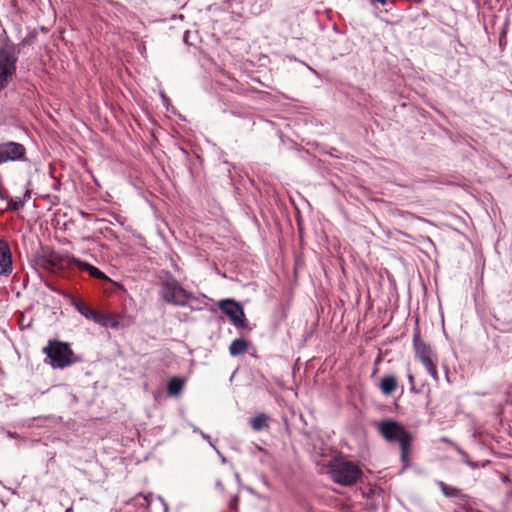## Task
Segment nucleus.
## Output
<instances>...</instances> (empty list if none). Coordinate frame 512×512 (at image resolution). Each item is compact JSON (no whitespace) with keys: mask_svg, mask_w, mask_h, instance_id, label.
Returning a JSON list of instances; mask_svg holds the SVG:
<instances>
[{"mask_svg":"<svg viewBox=\"0 0 512 512\" xmlns=\"http://www.w3.org/2000/svg\"><path fill=\"white\" fill-rule=\"evenodd\" d=\"M379 434L390 443H399L401 461L408 462V453L412 443V435L403 424L395 420H382L375 422Z\"/></svg>","mask_w":512,"mask_h":512,"instance_id":"f257e3e1","label":"nucleus"},{"mask_svg":"<svg viewBox=\"0 0 512 512\" xmlns=\"http://www.w3.org/2000/svg\"><path fill=\"white\" fill-rule=\"evenodd\" d=\"M328 474L337 484L345 487L355 485L363 476V471L354 462L346 457L335 456L328 464Z\"/></svg>","mask_w":512,"mask_h":512,"instance_id":"f03ea898","label":"nucleus"},{"mask_svg":"<svg viewBox=\"0 0 512 512\" xmlns=\"http://www.w3.org/2000/svg\"><path fill=\"white\" fill-rule=\"evenodd\" d=\"M18 47L10 42L0 46V92L7 88L17 70Z\"/></svg>","mask_w":512,"mask_h":512,"instance_id":"7ed1b4c3","label":"nucleus"},{"mask_svg":"<svg viewBox=\"0 0 512 512\" xmlns=\"http://www.w3.org/2000/svg\"><path fill=\"white\" fill-rule=\"evenodd\" d=\"M43 353L50 359L53 368L63 369L81 361L67 343L56 340H50L48 346L43 348Z\"/></svg>","mask_w":512,"mask_h":512,"instance_id":"20e7f679","label":"nucleus"},{"mask_svg":"<svg viewBox=\"0 0 512 512\" xmlns=\"http://www.w3.org/2000/svg\"><path fill=\"white\" fill-rule=\"evenodd\" d=\"M160 294L165 302L179 307L188 306L191 300L198 301V298L185 290L182 285L172 277L162 283Z\"/></svg>","mask_w":512,"mask_h":512,"instance_id":"39448f33","label":"nucleus"},{"mask_svg":"<svg viewBox=\"0 0 512 512\" xmlns=\"http://www.w3.org/2000/svg\"><path fill=\"white\" fill-rule=\"evenodd\" d=\"M413 344L416 356L426 368L427 372L434 380H438L437 368L433 361V352L431 347L423 342L417 335H414Z\"/></svg>","mask_w":512,"mask_h":512,"instance_id":"423d86ee","label":"nucleus"},{"mask_svg":"<svg viewBox=\"0 0 512 512\" xmlns=\"http://www.w3.org/2000/svg\"><path fill=\"white\" fill-rule=\"evenodd\" d=\"M25 160L26 148L23 144L14 141L0 143V165Z\"/></svg>","mask_w":512,"mask_h":512,"instance_id":"0eeeda50","label":"nucleus"},{"mask_svg":"<svg viewBox=\"0 0 512 512\" xmlns=\"http://www.w3.org/2000/svg\"><path fill=\"white\" fill-rule=\"evenodd\" d=\"M220 310L227 315L237 328H247V319L242 306L233 299L219 302Z\"/></svg>","mask_w":512,"mask_h":512,"instance_id":"6e6552de","label":"nucleus"},{"mask_svg":"<svg viewBox=\"0 0 512 512\" xmlns=\"http://www.w3.org/2000/svg\"><path fill=\"white\" fill-rule=\"evenodd\" d=\"M74 307L76 310L83 315L86 319L92 320L93 322L100 324L102 326H108L109 325V318L108 316L92 309L88 305L84 304L81 301H75Z\"/></svg>","mask_w":512,"mask_h":512,"instance_id":"1a4fd4ad","label":"nucleus"},{"mask_svg":"<svg viewBox=\"0 0 512 512\" xmlns=\"http://www.w3.org/2000/svg\"><path fill=\"white\" fill-rule=\"evenodd\" d=\"M12 272V256L6 241L0 240V275H9Z\"/></svg>","mask_w":512,"mask_h":512,"instance_id":"9d476101","label":"nucleus"},{"mask_svg":"<svg viewBox=\"0 0 512 512\" xmlns=\"http://www.w3.org/2000/svg\"><path fill=\"white\" fill-rule=\"evenodd\" d=\"M68 263L70 265H74V266L78 267L82 271H87L90 276H92L96 279L109 280L107 275L104 272H102L101 270H99L97 267H95L87 262L81 261L78 258H75L73 256L69 257Z\"/></svg>","mask_w":512,"mask_h":512,"instance_id":"9b49d317","label":"nucleus"},{"mask_svg":"<svg viewBox=\"0 0 512 512\" xmlns=\"http://www.w3.org/2000/svg\"><path fill=\"white\" fill-rule=\"evenodd\" d=\"M437 486L440 488L443 495L447 498H457V504L468 502L470 497L466 494H463L460 489L456 487L448 486L443 481H437Z\"/></svg>","mask_w":512,"mask_h":512,"instance_id":"f8f14e48","label":"nucleus"},{"mask_svg":"<svg viewBox=\"0 0 512 512\" xmlns=\"http://www.w3.org/2000/svg\"><path fill=\"white\" fill-rule=\"evenodd\" d=\"M397 387V379L392 376H384L380 382V389L384 395H390Z\"/></svg>","mask_w":512,"mask_h":512,"instance_id":"ddd939ff","label":"nucleus"},{"mask_svg":"<svg viewBox=\"0 0 512 512\" xmlns=\"http://www.w3.org/2000/svg\"><path fill=\"white\" fill-rule=\"evenodd\" d=\"M248 348V343L242 338H238L232 341L229 346V353L231 356H239L244 354Z\"/></svg>","mask_w":512,"mask_h":512,"instance_id":"4468645a","label":"nucleus"},{"mask_svg":"<svg viewBox=\"0 0 512 512\" xmlns=\"http://www.w3.org/2000/svg\"><path fill=\"white\" fill-rule=\"evenodd\" d=\"M268 417L264 413H260L249 420V424L254 431H262L268 427Z\"/></svg>","mask_w":512,"mask_h":512,"instance_id":"2eb2a0df","label":"nucleus"},{"mask_svg":"<svg viewBox=\"0 0 512 512\" xmlns=\"http://www.w3.org/2000/svg\"><path fill=\"white\" fill-rule=\"evenodd\" d=\"M184 386V381L178 377H173L167 384V391L170 395L176 396L180 394Z\"/></svg>","mask_w":512,"mask_h":512,"instance_id":"dca6fc26","label":"nucleus"},{"mask_svg":"<svg viewBox=\"0 0 512 512\" xmlns=\"http://www.w3.org/2000/svg\"><path fill=\"white\" fill-rule=\"evenodd\" d=\"M27 198H30L29 190H26L23 199H21L20 197L9 198L8 209L13 211H19L24 207Z\"/></svg>","mask_w":512,"mask_h":512,"instance_id":"f3484780","label":"nucleus"},{"mask_svg":"<svg viewBox=\"0 0 512 512\" xmlns=\"http://www.w3.org/2000/svg\"><path fill=\"white\" fill-rule=\"evenodd\" d=\"M455 450L457 451V453L460 455L461 457V460L463 463H465L467 466H469L471 469H477L479 468V463L478 462H475V461H472L470 458H469V455L459 446V445H455Z\"/></svg>","mask_w":512,"mask_h":512,"instance_id":"a211bd4d","label":"nucleus"},{"mask_svg":"<svg viewBox=\"0 0 512 512\" xmlns=\"http://www.w3.org/2000/svg\"><path fill=\"white\" fill-rule=\"evenodd\" d=\"M238 502H239V497L238 495H234L231 500L229 501V508L232 509V510H237L238 508Z\"/></svg>","mask_w":512,"mask_h":512,"instance_id":"6ab92c4d","label":"nucleus"},{"mask_svg":"<svg viewBox=\"0 0 512 512\" xmlns=\"http://www.w3.org/2000/svg\"><path fill=\"white\" fill-rule=\"evenodd\" d=\"M467 502L459 503V510L457 512H481L479 510H473L466 506Z\"/></svg>","mask_w":512,"mask_h":512,"instance_id":"aec40b11","label":"nucleus"},{"mask_svg":"<svg viewBox=\"0 0 512 512\" xmlns=\"http://www.w3.org/2000/svg\"><path fill=\"white\" fill-rule=\"evenodd\" d=\"M199 434L204 440H206L210 444L211 447L215 448V444L213 443L211 437L208 434L204 433L203 431H199Z\"/></svg>","mask_w":512,"mask_h":512,"instance_id":"412c9836","label":"nucleus"},{"mask_svg":"<svg viewBox=\"0 0 512 512\" xmlns=\"http://www.w3.org/2000/svg\"><path fill=\"white\" fill-rule=\"evenodd\" d=\"M441 441L451 445L454 449H455V445H457L454 441H452L451 439H449L447 437H442Z\"/></svg>","mask_w":512,"mask_h":512,"instance_id":"4be33fe9","label":"nucleus"},{"mask_svg":"<svg viewBox=\"0 0 512 512\" xmlns=\"http://www.w3.org/2000/svg\"><path fill=\"white\" fill-rule=\"evenodd\" d=\"M408 381L411 384V391H414L415 390L414 376L411 373L408 374Z\"/></svg>","mask_w":512,"mask_h":512,"instance_id":"5701e85b","label":"nucleus"},{"mask_svg":"<svg viewBox=\"0 0 512 512\" xmlns=\"http://www.w3.org/2000/svg\"><path fill=\"white\" fill-rule=\"evenodd\" d=\"M213 449L216 451L217 455L220 457L221 462H222V463H226V461H227V460H226V458L223 456V454H222V453H221V452H220L216 447H215V448H213Z\"/></svg>","mask_w":512,"mask_h":512,"instance_id":"b1692460","label":"nucleus"},{"mask_svg":"<svg viewBox=\"0 0 512 512\" xmlns=\"http://www.w3.org/2000/svg\"><path fill=\"white\" fill-rule=\"evenodd\" d=\"M491 461L490 460H485L483 461L481 464H479V467H482V468H485L487 467L488 465H490Z\"/></svg>","mask_w":512,"mask_h":512,"instance_id":"393cba45","label":"nucleus"},{"mask_svg":"<svg viewBox=\"0 0 512 512\" xmlns=\"http://www.w3.org/2000/svg\"><path fill=\"white\" fill-rule=\"evenodd\" d=\"M216 487H217L218 489L222 490V489H223V484H222V482H221V481H217V482H216Z\"/></svg>","mask_w":512,"mask_h":512,"instance_id":"a878e982","label":"nucleus"},{"mask_svg":"<svg viewBox=\"0 0 512 512\" xmlns=\"http://www.w3.org/2000/svg\"><path fill=\"white\" fill-rule=\"evenodd\" d=\"M193 428V432L194 433H198L199 434V431H201L198 427H196L195 425L192 426Z\"/></svg>","mask_w":512,"mask_h":512,"instance_id":"bb28decb","label":"nucleus"}]
</instances>
